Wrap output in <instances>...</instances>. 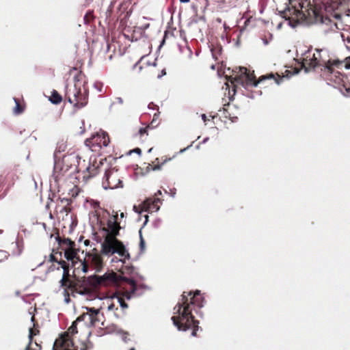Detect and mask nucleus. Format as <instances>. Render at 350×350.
<instances>
[{"label": "nucleus", "mask_w": 350, "mask_h": 350, "mask_svg": "<svg viewBox=\"0 0 350 350\" xmlns=\"http://www.w3.org/2000/svg\"><path fill=\"white\" fill-rule=\"evenodd\" d=\"M99 165H103L102 160L94 157H90L89 161L85 159H81L79 154L72 152L55 159L54 173L57 176L64 174L70 170L72 172H82L84 179H89L98 174Z\"/></svg>", "instance_id": "nucleus-1"}, {"label": "nucleus", "mask_w": 350, "mask_h": 350, "mask_svg": "<svg viewBox=\"0 0 350 350\" xmlns=\"http://www.w3.org/2000/svg\"><path fill=\"white\" fill-rule=\"evenodd\" d=\"M192 293L184 292L182 295V303H178L174 308L175 315L172 317L174 325L177 327L178 330L186 331L187 329L193 327L191 333L193 336L196 334V327L198 323L194 320L191 314L192 306H196L202 308L204 306V299L200 296V292L196 291L194 295L190 297V302L187 303L188 297L191 296Z\"/></svg>", "instance_id": "nucleus-2"}, {"label": "nucleus", "mask_w": 350, "mask_h": 350, "mask_svg": "<svg viewBox=\"0 0 350 350\" xmlns=\"http://www.w3.org/2000/svg\"><path fill=\"white\" fill-rule=\"evenodd\" d=\"M316 53L307 50L299 59L301 68L305 72H308L319 66L323 75L328 77L334 75L337 77L339 72L336 70L342 64L338 59H333L329 57V51L325 49H316Z\"/></svg>", "instance_id": "nucleus-3"}, {"label": "nucleus", "mask_w": 350, "mask_h": 350, "mask_svg": "<svg viewBox=\"0 0 350 350\" xmlns=\"http://www.w3.org/2000/svg\"><path fill=\"white\" fill-rule=\"evenodd\" d=\"M118 213L113 211V217L107 223V234L101 244V252L106 256L118 254L120 257L119 260L112 258V262L120 261L123 263L130 259V254L122 242L116 239L120 228L117 222Z\"/></svg>", "instance_id": "nucleus-4"}, {"label": "nucleus", "mask_w": 350, "mask_h": 350, "mask_svg": "<svg viewBox=\"0 0 350 350\" xmlns=\"http://www.w3.org/2000/svg\"><path fill=\"white\" fill-rule=\"evenodd\" d=\"M115 280V274L105 273L101 276L91 275L82 281H78L75 284H70L71 294L74 297H83L86 300H91L94 297V289L98 286H107Z\"/></svg>", "instance_id": "nucleus-5"}, {"label": "nucleus", "mask_w": 350, "mask_h": 350, "mask_svg": "<svg viewBox=\"0 0 350 350\" xmlns=\"http://www.w3.org/2000/svg\"><path fill=\"white\" fill-rule=\"evenodd\" d=\"M103 160L102 159H100ZM103 165H99V172L105 170V176L102 180V187L104 189H114L118 187H122V182L120 177L118 170L116 167L107 169L104 167L105 163L102 161Z\"/></svg>", "instance_id": "nucleus-6"}, {"label": "nucleus", "mask_w": 350, "mask_h": 350, "mask_svg": "<svg viewBox=\"0 0 350 350\" xmlns=\"http://www.w3.org/2000/svg\"><path fill=\"white\" fill-rule=\"evenodd\" d=\"M81 317L77 318V321L72 322L71 326L68 330L62 334L60 337L55 340L53 345L54 350H77L75 348L72 336L77 333V321Z\"/></svg>", "instance_id": "nucleus-7"}, {"label": "nucleus", "mask_w": 350, "mask_h": 350, "mask_svg": "<svg viewBox=\"0 0 350 350\" xmlns=\"http://www.w3.org/2000/svg\"><path fill=\"white\" fill-rule=\"evenodd\" d=\"M234 72L239 74V76L235 78L236 81L243 83V81L245 80L247 85H252L253 86L256 87L258 83L267 79H273L275 83L278 85L280 84L279 81L276 79L273 75L267 76L264 75L260 77L258 81H254V76L252 74H250L247 72V68L245 67L236 68L235 70H234Z\"/></svg>", "instance_id": "nucleus-8"}, {"label": "nucleus", "mask_w": 350, "mask_h": 350, "mask_svg": "<svg viewBox=\"0 0 350 350\" xmlns=\"http://www.w3.org/2000/svg\"><path fill=\"white\" fill-rule=\"evenodd\" d=\"M66 98L68 101L73 104L74 107L81 108L88 103V94L85 90L83 92L80 88H77V85L72 88H67Z\"/></svg>", "instance_id": "nucleus-9"}, {"label": "nucleus", "mask_w": 350, "mask_h": 350, "mask_svg": "<svg viewBox=\"0 0 350 350\" xmlns=\"http://www.w3.org/2000/svg\"><path fill=\"white\" fill-rule=\"evenodd\" d=\"M81 265L83 273H88L90 267H92L96 272H99L103 269V261L100 254L88 252L83 260L81 262Z\"/></svg>", "instance_id": "nucleus-10"}, {"label": "nucleus", "mask_w": 350, "mask_h": 350, "mask_svg": "<svg viewBox=\"0 0 350 350\" xmlns=\"http://www.w3.org/2000/svg\"><path fill=\"white\" fill-rule=\"evenodd\" d=\"M285 5L287 6L284 10L279 11L281 17L284 18V21L279 22L277 25V29H280L283 26L287 25L291 27L295 28L297 26L295 22V17L288 2L286 1Z\"/></svg>", "instance_id": "nucleus-11"}, {"label": "nucleus", "mask_w": 350, "mask_h": 350, "mask_svg": "<svg viewBox=\"0 0 350 350\" xmlns=\"http://www.w3.org/2000/svg\"><path fill=\"white\" fill-rule=\"evenodd\" d=\"M109 142V139L107 133L105 131H100L96 133V135H92L91 138L87 139L85 144L87 146H94L95 145L99 148L102 146H107Z\"/></svg>", "instance_id": "nucleus-12"}, {"label": "nucleus", "mask_w": 350, "mask_h": 350, "mask_svg": "<svg viewBox=\"0 0 350 350\" xmlns=\"http://www.w3.org/2000/svg\"><path fill=\"white\" fill-rule=\"evenodd\" d=\"M160 202L161 200L158 198L154 200L148 198L142 204V210L145 212H157L160 209V206L157 205V203Z\"/></svg>", "instance_id": "nucleus-13"}, {"label": "nucleus", "mask_w": 350, "mask_h": 350, "mask_svg": "<svg viewBox=\"0 0 350 350\" xmlns=\"http://www.w3.org/2000/svg\"><path fill=\"white\" fill-rule=\"evenodd\" d=\"M63 250L65 258L68 261H71L73 264L75 263L78 253V250L75 248V246L72 247H64Z\"/></svg>", "instance_id": "nucleus-14"}, {"label": "nucleus", "mask_w": 350, "mask_h": 350, "mask_svg": "<svg viewBox=\"0 0 350 350\" xmlns=\"http://www.w3.org/2000/svg\"><path fill=\"white\" fill-rule=\"evenodd\" d=\"M67 144H66V140L64 139H60L56 145V148L54 152V159H57L59 157L58 156V154L64 152L66 149Z\"/></svg>", "instance_id": "nucleus-15"}, {"label": "nucleus", "mask_w": 350, "mask_h": 350, "mask_svg": "<svg viewBox=\"0 0 350 350\" xmlns=\"http://www.w3.org/2000/svg\"><path fill=\"white\" fill-rule=\"evenodd\" d=\"M90 313L83 316V318H88L92 323H94V322L97 321L96 316L98 314V310L95 309H90ZM81 317L82 318V317Z\"/></svg>", "instance_id": "nucleus-16"}, {"label": "nucleus", "mask_w": 350, "mask_h": 350, "mask_svg": "<svg viewBox=\"0 0 350 350\" xmlns=\"http://www.w3.org/2000/svg\"><path fill=\"white\" fill-rule=\"evenodd\" d=\"M58 265H59L63 269L62 277L68 278L70 276L68 265L64 260H59Z\"/></svg>", "instance_id": "nucleus-17"}, {"label": "nucleus", "mask_w": 350, "mask_h": 350, "mask_svg": "<svg viewBox=\"0 0 350 350\" xmlns=\"http://www.w3.org/2000/svg\"><path fill=\"white\" fill-rule=\"evenodd\" d=\"M122 279L126 282L131 286L130 291L131 293H135L137 291L136 283L135 280L132 278L122 277Z\"/></svg>", "instance_id": "nucleus-18"}, {"label": "nucleus", "mask_w": 350, "mask_h": 350, "mask_svg": "<svg viewBox=\"0 0 350 350\" xmlns=\"http://www.w3.org/2000/svg\"><path fill=\"white\" fill-rule=\"evenodd\" d=\"M50 100L52 103L58 104L62 101V97L57 92H53Z\"/></svg>", "instance_id": "nucleus-19"}, {"label": "nucleus", "mask_w": 350, "mask_h": 350, "mask_svg": "<svg viewBox=\"0 0 350 350\" xmlns=\"http://www.w3.org/2000/svg\"><path fill=\"white\" fill-rule=\"evenodd\" d=\"M117 334L124 342H127L129 340V338H128L129 334L127 332L120 330L117 332Z\"/></svg>", "instance_id": "nucleus-20"}, {"label": "nucleus", "mask_w": 350, "mask_h": 350, "mask_svg": "<svg viewBox=\"0 0 350 350\" xmlns=\"http://www.w3.org/2000/svg\"><path fill=\"white\" fill-rule=\"evenodd\" d=\"M14 102L16 103V106L14 108V113L16 114H19L23 111V107L19 105L18 102L16 98H14Z\"/></svg>", "instance_id": "nucleus-21"}, {"label": "nucleus", "mask_w": 350, "mask_h": 350, "mask_svg": "<svg viewBox=\"0 0 350 350\" xmlns=\"http://www.w3.org/2000/svg\"><path fill=\"white\" fill-rule=\"evenodd\" d=\"M62 244L64 246V247H72L75 246V242L72 241L69 239H65L62 241Z\"/></svg>", "instance_id": "nucleus-22"}, {"label": "nucleus", "mask_w": 350, "mask_h": 350, "mask_svg": "<svg viewBox=\"0 0 350 350\" xmlns=\"http://www.w3.org/2000/svg\"><path fill=\"white\" fill-rule=\"evenodd\" d=\"M8 253L5 250H0V262L7 259Z\"/></svg>", "instance_id": "nucleus-23"}, {"label": "nucleus", "mask_w": 350, "mask_h": 350, "mask_svg": "<svg viewBox=\"0 0 350 350\" xmlns=\"http://www.w3.org/2000/svg\"><path fill=\"white\" fill-rule=\"evenodd\" d=\"M118 302L122 308L126 309L128 308V305L125 303L124 300L121 297H117Z\"/></svg>", "instance_id": "nucleus-24"}, {"label": "nucleus", "mask_w": 350, "mask_h": 350, "mask_svg": "<svg viewBox=\"0 0 350 350\" xmlns=\"http://www.w3.org/2000/svg\"><path fill=\"white\" fill-rule=\"evenodd\" d=\"M344 42L346 46V49L350 51V35L348 36L346 38H344Z\"/></svg>", "instance_id": "nucleus-25"}, {"label": "nucleus", "mask_w": 350, "mask_h": 350, "mask_svg": "<svg viewBox=\"0 0 350 350\" xmlns=\"http://www.w3.org/2000/svg\"><path fill=\"white\" fill-rule=\"evenodd\" d=\"M133 271V267H125L124 268H122V273H132Z\"/></svg>", "instance_id": "nucleus-26"}, {"label": "nucleus", "mask_w": 350, "mask_h": 350, "mask_svg": "<svg viewBox=\"0 0 350 350\" xmlns=\"http://www.w3.org/2000/svg\"><path fill=\"white\" fill-rule=\"evenodd\" d=\"M36 334L34 332V330L32 328H29V344L31 343L33 336H35Z\"/></svg>", "instance_id": "nucleus-27"}, {"label": "nucleus", "mask_w": 350, "mask_h": 350, "mask_svg": "<svg viewBox=\"0 0 350 350\" xmlns=\"http://www.w3.org/2000/svg\"><path fill=\"white\" fill-rule=\"evenodd\" d=\"M55 269L59 270V267H56L55 265H51V266L48 268V269H47V271H46V273H50V272H51V271H54V270H55Z\"/></svg>", "instance_id": "nucleus-28"}, {"label": "nucleus", "mask_w": 350, "mask_h": 350, "mask_svg": "<svg viewBox=\"0 0 350 350\" xmlns=\"http://www.w3.org/2000/svg\"><path fill=\"white\" fill-rule=\"evenodd\" d=\"M68 281V278H64V277H62L60 281H59V283H60V286L62 287H64L66 285V282Z\"/></svg>", "instance_id": "nucleus-29"}, {"label": "nucleus", "mask_w": 350, "mask_h": 350, "mask_svg": "<svg viewBox=\"0 0 350 350\" xmlns=\"http://www.w3.org/2000/svg\"><path fill=\"white\" fill-rule=\"evenodd\" d=\"M139 245H140V248L142 250H144V247H145V241L142 236V234H140V243H139Z\"/></svg>", "instance_id": "nucleus-30"}, {"label": "nucleus", "mask_w": 350, "mask_h": 350, "mask_svg": "<svg viewBox=\"0 0 350 350\" xmlns=\"http://www.w3.org/2000/svg\"><path fill=\"white\" fill-rule=\"evenodd\" d=\"M133 211L135 212V213H141L143 211L142 210V204L140 205V208L139 207H137V206L134 205L133 206Z\"/></svg>", "instance_id": "nucleus-31"}, {"label": "nucleus", "mask_w": 350, "mask_h": 350, "mask_svg": "<svg viewBox=\"0 0 350 350\" xmlns=\"http://www.w3.org/2000/svg\"><path fill=\"white\" fill-rule=\"evenodd\" d=\"M162 166H163L162 163L156 165L152 167V170H154V171L160 170L161 169Z\"/></svg>", "instance_id": "nucleus-32"}, {"label": "nucleus", "mask_w": 350, "mask_h": 350, "mask_svg": "<svg viewBox=\"0 0 350 350\" xmlns=\"http://www.w3.org/2000/svg\"><path fill=\"white\" fill-rule=\"evenodd\" d=\"M49 261L50 262H56L58 263V260L55 258L54 255L53 254H50L49 256Z\"/></svg>", "instance_id": "nucleus-33"}, {"label": "nucleus", "mask_w": 350, "mask_h": 350, "mask_svg": "<svg viewBox=\"0 0 350 350\" xmlns=\"http://www.w3.org/2000/svg\"><path fill=\"white\" fill-rule=\"evenodd\" d=\"M157 118H158V114L155 113L154 115L153 119H152V122H151L152 124H154L156 122V120H157Z\"/></svg>", "instance_id": "nucleus-34"}, {"label": "nucleus", "mask_w": 350, "mask_h": 350, "mask_svg": "<svg viewBox=\"0 0 350 350\" xmlns=\"http://www.w3.org/2000/svg\"><path fill=\"white\" fill-rule=\"evenodd\" d=\"M133 152H135V153H137L138 154H141V152H142V150H141V149H139V148H137L134 149V150H133Z\"/></svg>", "instance_id": "nucleus-35"}, {"label": "nucleus", "mask_w": 350, "mask_h": 350, "mask_svg": "<svg viewBox=\"0 0 350 350\" xmlns=\"http://www.w3.org/2000/svg\"><path fill=\"white\" fill-rule=\"evenodd\" d=\"M339 4H344L349 1V0H337Z\"/></svg>", "instance_id": "nucleus-36"}, {"label": "nucleus", "mask_w": 350, "mask_h": 350, "mask_svg": "<svg viewBox=\"0 0 350 350\" xmlns=\"http://www.w3.org/2000/svg\"><path fill=\"white\" fill-rule=\"evenodd\" d=\"M262 40L265 45H267L269 44V40L267 38H262Z\"/></svg>", "instance_id": "nucleus-37"}, {"label": "nucleus", "mask_w": 350, "mask_h": 350, "mask_svg": "<svg viewBox=\"0 0 350 350\" xmlns=\"http://www.w3.org/2000/svg\"><path fill=\"white\" fill-rule=\"evenodd\" d=\"M116 100L117 102L119 103V104H122L123 103V100L122 99V98L120 97H118L116 98Z\"/></svg>", "instance_id": "nucleus-38"}, {"label": "nucleus", "mask_w": 350, "mask_h": 350, "mask_svg": "<svg viewBox=\"0 0 350 350\" xmlns=\"http://www.w3.org/2000/svg\"><path fill=\"white\" fill-rule=\"evenodd\" d=\"M172 158H166L165 159H164V161L161 163L163 164V165L166 163L167 162L170 161L172 160Z\"/></svg>", "instance_id": "nucleus-39"}, {"label": "nucleus", "mask_w": 350, "mask_h": 350, "mask_svg": "<svg viewBox=\"0 0 350 350\" xmlns=\"http://www.w3.org/2000/svg\"><path fill=\"white\" fill-rule=\"evenodd\" d=\"M114 308V304H111L110 305L108 306L107 308L109 310H112Z\"/></svg>", "instance_id": "nucleus-40"}, {"label": "nucleus", "mask_w": 350, "mask_h": 350, "mask_svg": "<svg viewBox=\"0 0 350 350\" xmlns=\"http://www.w3.org/2000/svg\"><path fill=\"white\" fill-rule=\"evenodd\" d=\"M191 146V145H190V146H187V148H185L181 149V150H180V153H183V152H185L187 149H188Z\"/></svg>", "instance_id": "nucleus-41"}, {"label": "nucleus", "mask_w": 350, "mask_h": 350, "mask_svg": "<svg viewBox=\"0 0 350 350\" xmlns=\"http://www.w3.org/2000/svg\"><path fill=\"white\" fill-rule=\"evenodd\" d=\"M202 119L203 120V121L205 122L206 121V116L205 114H202Z\"/></svg>", "instance_id": "nucleus-42"}, {"label": "nucleus", "mask_w": 350, "mask_h": 350, "mask_svg": "<svg viewBox=\"0 0 350 350\" xmlns=\"http://www.w3.org/2000/svg\"><path fill=\"white\" fill-rule=\"evenodd\" d=\"M90 241L89 240H85L84 241V245H88L90 244Z\"/></svg>", "instance_id": "nucleus-43"}, {"label": "nucleus", "mask_w": 350, "mask_h": 350, "mask_svg": "<svg viewBox=\"0 0 350 350\" xmlns=\"http://www.w3.org/2000/svg\"><path fill=\"white\" fill-rule=\"evenodd\" d=\"M125 295L128 299H130L131 298V296L129 295V293H126Z\"/></svg>", "instance_id": "nucleus-44"}, {"label": "nucleus", "mask_w": 350, "mask_h": 350, "mask_svg": "<svg viewBox=\"0 0 350 350\" xmlns=\"http://www.w3.org/2000/svg\"><path fill=\"white\" fill-rule=\"evenodd\" d=\"M181 3H188L190 0H179Z\"/></svg>", "instance_id": "nucleus-45"}, {"label": "nucleus", "mask_w": 350, "mask_h": 350, "mask_svg": "<svg viewBox=\"0 0 350 350\" xmlns=\"http://www.w3.org/2000/svg\"><path fill=\"white\" fill-rule=\"evenodd\" d=\"M120 218H124V213H121L120 215Z\"/></svg>", "instance_id": "nucleus-46"}, {"label": "nucleus", "mask_w": 350, "mask_h": 350, "mask_svg": "<svg viewBox=\"0 0 350 350\" xmlns=\"http://www.w3.org/2000/svg\"><path fill=\"white\" fill-rule=\"evenodd\" d=\"M161 191L160 190H158L157 192L155 193V195H161Z\"/></svg>", "instance_id": "nucleus-47"}, {"label": "nucleus", "mask_w": 350, "mask_h": 350, "mask_svg": "<svg viewBox=\"0 0 350 350\" xmlns=\"http://www.w3.org/2000/svg\"><path fill=\"white\" fill-rule=\"evenodd\" d=\"M208 137H206V138L204 139V140H203V142H203V143H206V142L208 141Z\"/></svg>", "instance_id": "nucleus-48"}, {"label": "nucleus", "mask_w": 350, "mask_h": 350, "mask_svg": "<svg viewBox=\"0 0 350 350\" xmlns=\"http://www.w3.org/2000/svg\"><path fill=\"white\" fill-rule=\"evenodd\" d=\"M224 27L225 29H229V27H227L226 24L224 25Z\"/></svg>", "instance_id": "nucleus-49"}, {"label": "nucleus", "mask_w": 350, "mask_h": 350, "mask_svg": "<svg viewBox=\"0 0 350 350\" xmlns=\"http://www.w3.org/2000/svg\"><path fill=\"white\" fill-rule=\"evenodd\" d=\"M145 131H146V130H145V129H140V132H141V133H142V132H145Z\"/></svg>", "instance_id": "nucleus-50"}, {"label": "nucleus", "mask_w": 350, "mask_h": 350, "mask_svg": "<svg viewBox=\"0 0 350 350\" xmlns=\"http://www.w3.org/2000/svg\"><path fill=\"white\" fill-rule=\"evenodd\" d=\"M43 263H44L43 262H40V263L38 265V266H41V265H43Z\"/></svg>", "instance_id": "nucleus-51"}, {"label": "nucleus", "mask_w": 350, "mask_h": 350, "mask_svg": "<svg viewBox=\"0 0 350 350\" xmlns=\"http://www.w3.org/2000/svg\"><path fill=\"white\" fill-rule=\"evenodd\" d=\"M163 75H165V72L164 70L162 71Z\"/></svg>", "instance_id": "nucleus-52"}, {"label": "nucleus", "mask_w": 350, "mask_h": 350, "mask_svg": "<svg viewBox=\"0 0 350 350\" xmlns=\"http://www.w3.org/2000/svg\"><path fill=\"white\" fill-rule=\"evenodd\" d=\"M152 148H150V149L148 150V152H150L152 151Z\"/></svg>", "instance_id": "nucleus-53"}, {"label": "nucleus", "mask_w": 350, "mask_h": 350, "mask_svg": "<svg viewBox=\"0 0 350 350\" xmlns=\"http://www.w3.org/2000/svg\"><path fill=\"white\" fill-rule=\"evenodd\" d=\"M148 220V215H146V221Z\"/></svg>", "instance_id": "nucleus-54"}, {"label": "nucleus", "mask_w": 350, "mask_h": 350, "mask_svg": "<svg viewBox=\"0 0 350 350\" xmlns=\"http://www.w3.org/2000/svg\"><path fill=\"white\" fill-rule=\"evenodd\" d=\"M26 350H29V347H27L26 348Z\"/></svg>", "instance_id": "nucleus-55"}, {"label": "nucleus", "mask_w": 350, "mask_h": 350, "mask_svg": "<svg viewBox=\"0 0 350 350\" xmlns=\"http://www.w3.org/2000/svg\"><path fill=\"white\" fill-rule=\"evenodd\" d=\"M130 350H135V348H131Z\"/></svg>", "instance_id": "nucleus-56"}, {"label": "nucleus", "mask_w": 350, "mask_h": 350, "mask_svg": "<svg viewBox=\"0 0 350 350\" xmlns=\"http://www.w3.org/2000/svg\"><path fill=\"white\" fill-rule=\"evenodd\" d=\"M81 350H85L84 349H81Z\"/></svg>", "instance_id": "nucleus-57"}]
</instances>
